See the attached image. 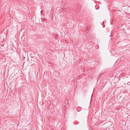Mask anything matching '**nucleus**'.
<instances>
[{
    "mask_svg": "<svg viewBox=\"0 0 130 130\" xmlns=\"http://www.w3.org/2000/svg\"><path fill=\"white\" fill-rule=\"evenodd\" d=\"M89 30L88 28L86 29V31H89Z\"/></svg>",
    "mask_w": 130,
    "mask_h": 130,
    "instance_id": "nucleus-2",
    "label": "nucleus"
},
{
    "mask_svg": "<svg viewBox=\"0 0 130 130\" xmlns=\"http://www.w3.org/2000/svg\"><path fill=\"white\" fill-rule=\"evenodd\" d=\"M124 57H122L119 58L117 60V62L118 61H122L123 60H124Z\"/></svg>",
    "mask_w": 130,
    "mask_h": 130,
    "instance_id": "nucleus-1",
    "label": "nucleus"
}]
</instances>
